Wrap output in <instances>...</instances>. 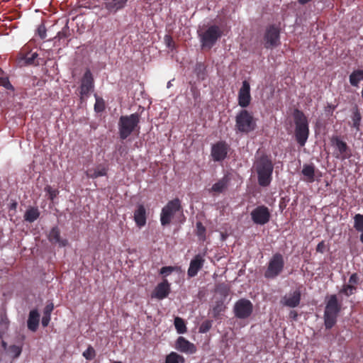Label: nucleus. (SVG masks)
Wrapping results in <instances>:
<instances>
[{
  "instance_id": "26",
  "label": "nucleus",
  "mask_w": 363,
  "mask_h": 363,
  "mask_svg": "<svg viewBox=\"0 0 363 363\" xmlns=\"http://www.w3.org/2000/svg\"><path fill=\"white\" fill-rule=\"evenodd\" d=\"M107 169L105 167L99 165L96 168L89 169L86 172V174L89 178L95 179L103 177L106 174Z\"/></svg>"
},
{
  "instance_id": "14",
  "label": "nucleus",
  "mask_w": 363,
  "mask_h": 363,
  "mask_svg": "<svg viewBox=\"0 0 363 363\" xmlns=\"http://www.w3.org/2000/svg\"><path fill=\"white\" fill-rule=\"evenodd\" d=\"M38 58V54L37 52H21L18 54L17 58V65L18 67H25L29 65L38 66L39 65V62L37 60Z\"/></svg>"
},
{
  "instance_id": "24",
  "label": "nucleus",
  "mask_w": 363,
  "mask_h": 363,
  "mask_svg": "<svg viewBox=\"0 0 363 363\" xmlns=\"http://www.w3.org/2000/svg\"><path fill=\"white\" fill-rule=\"evenodd\" d=\"M229 181V177L224 176L212 186L211 191L218 194L223 192L227 189Z\"/></svg>"
},
{
  "instance_id": "57",
  "label": "nucleus",
  "mask_w": 363,
  "mask_h": 363,
  "mask_svg": "<svg viewBox=\"0 0 363 363\" xmlns=\"http://www.w3.org/2000/svg\"><path fill=\"white\" fill-rule=\"evenodd\" d=\"M359 240L362 242V243L363 244V233H361V235L359 236Z\"/></svg>"
},
{
  "instance_id": "9",
  "label": "nucleus",
  "mask_w": 363,
  "mask_h": 363,
  "mask_svg": "<svg viewBox=\"0 0 363 363\" xmlns=\"http://www.w3.org/2000/svg\"><path fill=\"white\" fill-rule=\"evenodd\" d=\"M251 218L256 225H263L267 223L270 219V212L265 206H258L250 213Z\"/></svg>"
},
{
  "instance_id": "28",
  "label": "nucleus",
  "mask_w": 363,
  "mask_h": 363,
  "mask_svg": "<svg viewBox=\"0 0 363 363\" xmlns=\"http://www.w3.org/2000/svg\"><path fill=\"white\" fill-rule=\"evenodd\" d=\"M40 216V211L38 208L30 207L24 214V220L29 223L36 220Z\"/></svg>"
},
{
  "instance_id": "39",
  "label": "nucleus",
  "mask_w": 363,
  "mask_h": 363,
  "mask_svg": "<svg viewBox=\"0 0 363 363\" xmlns=\"http://www.w3.org/2000/svg\"><path fill=\"white\" fill-rule=\"evenodd\" d=\"M212 327V320H206L201 323L199 326V331L201 333H206L210 330Z\"/></svg>"
},
{
  "instance_id": "13",
  "label": "nucleus",
  "mask_w": 363,
  "mask_h": 363,
  "mask_svg": "<svg viewBox=\"0 0 363 363\" xmlns=\"http://www.w3.org/2000/svg\"><path fill=\"white\" fill-rule=\"evenodd\" d=\"M238 104L242 108L247 107L251 101L250 86L247 81L242 82V86L238 91Z\"/></svg>"
},
{
  "instance_id": "46",
  "label": "nucleus",
  "mask_w": 363,
  "mask_h": 363,
  "mask_svg": "<svg viewBox=\"0 0 363 363\" xmlns=\"http://www.w3.org/2000/svg\"><path fill=\"white\" fill-rule=\"evenodd\" d=\"M53 309H54V305L52 303L47 304L44 308L43 315H50Z\"/></svg>"
},
{
  "instance_id": "7",
  "label": "nucleus",
  "mask_w": 363,
  "mask_h": 363,
  "mask_svg": "<svg viewBox=\"0 0 363 363\" xmlns=\"http://www.w3.org/2000/svg\"><path fill=\"white\" fill-rule=\"evenodd\" d=\"M182 211L181 202L179 199L169 201L162 209L160 213V222L162 225L165 226L171 223L174 215Z\"/></svg>"
},
{
  "instance_id": "45",
  "label": "nucleus",
  "mask_w": 363,
  "mask_h": 363,
  "mask_svg": "<svg viewBox=\"0 0 363 363\" xmlns=\"http://www.w3.org/2000/svg\"><path fill=\"white\" fill-rule=\"evenodd\" d=\"M1 84L6 89L13 90V86H12L8 78H1Z\"/></svg>"
},
{
  "instance_id": "47",
  "label": "nucleus",
  "mask_w": 363,
  "mask_h": 363,
  "mask_svg": "<svg viewBox=\"0 0 363 363\" xmlns=\"http://www.w3.org/2000/svg\"><path fill=\"white\" fill-rule=\"evenodd\" d=\"M326 245L324 241L319 242L316 247V251L320 253H323L325 250Z\"/></svg>"
},
{
  "instance_id": "32",
  "label": "nucleus",
  "mask_w": 363,
  "mask_h": 363,
  "mask_svg": "<svg viewBox=\"0 0 363 363\" xmlns=\"http://www.w3.org/2000/svg\"><path fill=\"white\" fill-rule=\"evenodd\" d=\"M362 121V116L359 111L356 109L352 116V127L354 128L356 131L358 132L360 130V124Z\"/></svg>"
},
{
  "instance_id": "35",
  "label": "nucleus",
  "mask_w": 363,
  "mask_h": 363,
  "mask_svg": "<svg viewBox=\"0 0 363 363\" xmlns=\"http://www.w3.org/2000/svg\"><path fill=\"white\" fill-rule=\"evenodd\" d=\"M354 228L357 231L363 233V215L357 213L354 216Z\"/></svg>"
},
{
  "instance_id": "34",
  "label": "nucleus",
  "mask_w": 363,
  "mask_h": 363,
  "mask_svg": "<svg viewBox=\"0 0 363 363\" xmlns=\"http://www.w3.org/2000/svg\"><path fill=\"white\" fill-rule=\"evenodd\" d=\"M174 326L179 334H183L186 332V327L184 320L182 318L177 317L174 319Z\"/></svg>"
},
{
  "instance_id": "10",
  "label": "nucleus",
  "mask_w": 363,
  "mask_h": 363,
  "mask_svg": "<svg viewBox=\"0 0 363 363\" xmlns=\"http://www.w3.org/2000/svg\"><path fill=\"white\" fill-rule=\"evenodd\" d=\"M332 145L335 146L337 152L335 157L341 160L349 159L352 156L351 150L347 143L342 140L338 136H333L331 138Z\"/></svg>"
},
{
  "instance_id": "31",
  "label": "nucleus",
  "mask_w": 363,
  "mask_h": 363,
  "mask_svg": "<svg viewBox=\"0 0 363 363\" xmlns=\"http://www.w3.org/2000/svg\"><path fill=\"white\" fill-rule=\"evenodd\" d=\"M185 359L183 356L177 354L175 352H170L167 355L165 363H184Z\"/></svg>"
},
{
  "instance_id": "16",
  "label": "nucleus",
  "mask_w": 363,
  "mask_h": 363,
  "mask_svg": "<svg viewBox=\"0 0 363 363\" xmlns=\"http://www.w3.org/2000/svg\"><path fill=\"white\" fill-rule=\"evenodd\" d=\"M170 293V285L167 279L159 283L153 291L152 292L151 297L155 298L158 300H162L168 296Z\"/></svg>"
},
{
  "instance_id": "36",
  "label": "nucleus",
  "mask_w": 363,
  "mask_h": 363,
  "mask_svg": "<svg viewBox=\"0 0 363 363\" xmlns=\"http://www.w3.org/2000/svg\"><path fill=\"white\" fill-rule=\"evenodd\" d=\"M206 228L203 225V224L201 222H197L196 234L200 240H206Z\"/></svg>"
},
{
  "instance_id": "56",
  "label": "nucleus",
  "mask_w": 363,
  "mask_h": 363,
  "mask_svg": "<svg viewBox=\"0 0 363 363\" xmlns=\"http://www.w3.org/2000/svg\"><path fill=\"white\" fill-rule=\"evenodd\" d=\"M172 86V81H169L167 82V88H170Z\"/></svg>"
},
{
  "instance_id": "53",
  "label": "nucleus",
  "mask_w": 363,
  "mask_h": 363,
  "mask_svg": "<svg viewBox=\"0 0 363 363\" xmlns=\"http://www.w3.org/2000/svg\"><path fill=\"white\" fill-rule=\"evenodd\" d=\"M278 274H272V273H270V274H265V276L267 278H274L275 277V275H277Z\"/></svg>"
},
{
  "instance_id": "44",
  "label": "nucleus",
  "mask_w": 363,
  "mask_h": 363,
  "mask_svg": "<svg viewBox=\"0 0 363 363\" xmlns=\"http://www.w3.org/2000/svg\"><path fill=\"white\" fill-rule=\"evenodd\" d=\"M38 35L41 39H45L46 37V28L44 25H40L37 29Z\"/></svg>"
},
{
  "instance_id": "2",
  "label": "nucleus",
  "mask_w": 363,
  "mask_h": 363,
  "mask_svg": "<svg viewBox=\"0 0 363 363\" xmlns=\"http://www.w3.org/2000/svg\"><path fill=\"white\" fill-rule=\"evenodd\" d=\"M295 136L300 146H304L309 135L308 123L303 113L298 109L294 111Z\"/></svg>"
},
{
  "instance_id": "8",
  "label": "nucleus",
  "mask_w": 363,
  "mask_h": 363,
  "mask_svg": "<svg viewBox=\"0 0 363 363\" xmlns=\"http://www.w3.org/2000/svg\"><path fill=\"white\" fill-rule=\"evenodd\" d=\"M233 311L236 318L245 319L252 313L253 305L250 301L246 298H240L235 303Z\"/></svg>"
},
{
  "instance_id": "3",
  "label": "nucleus",
  "mask_w": 363,
  "mask_h": 363,
  "mask_svg": "<svg viewBox=\"0 0 363 363\" xmlns=\"http://www.w3.org/2000/svg\"><path fill=\"white\" fill-rule=\"evenodd\" d=\"M340 311L341 304L338 302L337 296H330L324 311V323L327 329H331L335 325Z\"/></svg>"
},
{
  "instance_id": "23",
  "label": "nucleus",
  "mask_w": 363,
  "mask_h": 363,
  "mask_svg": "<svg viewBox=\"0 0 363 363\" xmlns=\"http://www.w3.org/2000/svg\"><path fill=\"white\" fill-rule=\"evenodd\" d=\"M40 315L37 310L30 311L27 325L30 330L35 332L39 325Z\"/></svg>"
},
{
  "instance_id": "51",
  "label": "nucleus",
  "mask_w": 363,
  "mask_h": 363,
  "mask_svg": "<svg viewBox=\"0 0 363 363\" xmlns=\"http://www.w3.org/2000/svg\"><path fill=\"white\" fill-rule=\"evenodd\" d=\"M224 308V306H223V301H220V302H218L216 306L213 308V311L215 313H219L220 311H222Z\"/></svg>"
},
{
  "instance_id": "54",
  "label": "nucleus",
  "mask_w": 363,
  "mask_h": 363,
  "mask_svg": "<svg viewBox=\"0 0 363 363\" xmlns=\"http://www.w3.org/2000/svg\"><path fill=\"white\" fill-rule=\"evenodd\" d=\"M1 346L4 349V350H7V343L4 341H2L1 342Z\"/></svg>"
},
{
  "instance_id": "30",
  "label": "nucleus",
  "mask_w": 363,
  "mask_h": 363,
  "mask_svg": "<svg viewBox=\"0 0 363 363\" xmlns=\"http://www.w3.org/2000/svg\"><path fill=\"white\" fill-rule=\"evenodd\" d=\"M350 83L352 86L357 87L361 80H363V70H354L350 75Z\"/></svg>"
},
{
  "instance_id": "1",
  "label": "nucleus",
  "mask_w": 363,
  "mask_h": 363,
  "mask_svg": "<svg viewBox=\"0 0 363 363\" xmlns=\"http://www.w3.org/2000/svg\"><path fill=\"white\" fill-rule=\"evenodd\" d=\"M253 169L257 174V180L259 186H268L272 180L274 164L270 155L266 154L255 155Z\"/></svg>"
},
{
  "instance_id": "40",
  "label": "nucleus",
  "mask_w": 363,
  "mask_h": 363,
  "mask_svg": "<svg viewBox=\"0 0 363 363\" xmlns=\"http://www.w3.org/2000/svg\"><path fill=\"white\" fill-rule=\"evenodd\" d=\"M83 357L87 360L93 359L96 356V352L94 347L91 345H89L87 349L83 352Z\"/></svg>"
},
{
  "instance_id": "43",
  "label": "nucleus",
  "mask_w": 363,
  "mask_h": 363,
  "mask_svg": "<svg viewBox=\"0 0 363 363\" xmlns=\"http://www.w3.org/2000/svg\"><path fill=\"white\" fill-rule=\"evenodd\" d=\"M164 40L165 45L168 48H169V49L174 48V43L173 41L172 38L170 35H166L164 38Z\"/></svg>"
},
{
  "instance_id": "60",
  "label": "nucleus",
  "mask_w": 363,
  "mask_h": 363,
  "mask_svg": "<svg viewBox=\"0 0 363 363\" xmlns=\"http://www.w3.org/2000/svg\"><path fill=\"white\" fill-rule=\"evenodd\" d=\"M113 363H122V362L120 361H114Z\"/></svg>"
},
{
  "instance_id": "25",
  "label": "nucleus",
  "mask_w": 363,
  "mask_h": 363,
  "mask_svg": "<svg viewBox=\"0 0 363 363\" xmlns=\"http://www.w3.org/2000/svg\"><path fill=\"white\" fill-rule=\"evenodd\" d=\"M301 173L306 177L305 180L307 182L312 183L315 181V167L313 164H303Z\"/></svg>"
},
{
  "instance_id": "48",
  "label": "nucleus",
  "mask_w": 363,
  "mask_h": 363,
  "mask_svg": "<svg viewBox=\"0 0 363 363\" xmlns=\"http://www.w3.org/2000/svg\"><path fill=\"white\" fill-rule=\"evenodd\" d=\"M174 270L178 272L179 269L177 267H162L160 269V272H161V273H163V272H172Z\"/></svg>"
},
{
  "instance_id": "50",
  "label": "nucleus",
  "mask_w": 363,
  "mask_h": 363,
  "mask_svg": "<svg viewBox=\"0 0 363 363\" xmlns=\"http://www.w3.org/2000/svg\"><path fill=\"white\" fill-rule=\"evenodd\" d=\"M358 283V277H357V274H352V276L350 277L349 279V284L350 285H356Z\"/></svg>"
},
{
  "instance_id": "55",
  "label": "nucleus",
  "mask_w": 363,
  "mask_h": 363,
  "mask_svg": "<svg viewBox=\"0 0 363 363\" xmlns=\"http://www.w3.org/2000/svg\"><path fill=\"white\" fill-rule=\"evenodd\" d=\"M198 69H199V70H201V69H204V67L203 65H199L198 66Z\"/></svg>"
},
{
  "instance_id": "6",
  "label": "nucleus",
  "mask_w": 363,
  "mask_h": 363,
  "mask_svg": "<svg viewBox=\"0 0 363 363\" xmlns=\"http://www.w3.org/2000/svg\"><path fill=\"white\" fill-rule=\"evenodd\" d=\"M256 121L247 110L240 111L235 117V129L238 132L248 133L255 129Z\"/></svg>"
},
{
  "instance_id": "37",
  "label": "nucleus",
  "mask_w": 363,
  "mask_h": 363,
  "mask_svg": "<svg viewBox=\"0 0 363 363\" xmlns=\"http://www.w3.org/2000/svg\"><path fill=\"white\" fill-rule=\"evenodd\" d=\"M94 97L96 99V102L94 104V110L97 113L102 112L105 109V101L101 98L97 96V94H94Z\"/></svg>"
},
{
  "instance_id": "18",
  "label": "nucleus",
  "mask_w": 363,
  "mask_h": 363,
  "mask_svg": "<svg viewBox=\"0 0 363 363\" xmlns=\"http://www.w3.org/2000/svg\"><path fill=\"white\" fill-rule=\"evenodd\" d=\"M300 301L301 291L297 289L295 290L293 293L285 295L282 298L281 303L286 306L295 308L299 305Z\"/></svg>"
},
{
  "instance_id": "17",
  "label": "nucleus",
  "mask_w": 363,
  "mask_h": 363,
  "mask_svg": "<svg viewBox=\"0 0 363 363\" xmlns=\"http://www.w3.org/2000/svg\"><path fill=\"white\" fill-rule=\"evenodd\" d=\"M175 348L181 352L189 354H194L196 352V347L195 345L182 336H179L177 338Z\"/></svg>"
},
{
  "instance_id": "52",
  "label": "nucleus",
  "mask_w": 363,
  "mask_h": 363,
  "mask_svg": "<svg viewBox=\"0 0 363 363\" xmlns=\"http://www.w3.org/2000/svg\"><path fill=\"white\" fill-rule=\"evenodd\" d=\"M297 315H298V314L296 311H291L290 317L292 318L294 320L296 319Z\"/></svg>"
},
{
  "instance_id": "42",
  "label": "nucleus",
  "mask_w": 363,
  "mask_h": 363,
  "mask_svg": "<svg viewBox=\"0 0 363 363\" xmlns=\"http://www.w3.org/2000/svg\"><path fill=\"white\" fill-rule=\"evenodd\" d=\"M45 190L49 194V197L51 200H53L57 194V191L53 189L50 186H47L45 188Z\"/></svg>"
},
{
  "instance_id": "5",
  "label": "nucleus",
  "mask_w": 363,
  "mask_h": 363,
  "mask_svg": "<svg viewBox=\"0 0 363 363\" xmlns=\"http://www.w3.org/2000/svg\"><path fill=\"white\" fill-rule=\"evenodd\" d=\"M222 30L219 26L212 25L203 31L199 32V36L203 49H211L222 35Z\"/></svg>"
},
{
  "instance_id": "49",
  "label": "nucleus",
  "mask_w": 363,
  "mask_h": 363,
  "mask_svg": "<svg viewBox=\"0 0 363 363\" xmlns=\"http://www.w3.org/2000/svg\"><path fill=\"white\" fill-rule=\"evenodd\" d=\"M50 315H43L41 320L42 325L47 327L50 321Z\"/></svg>"
},
{
  "instance_id": "33",
  "label": "nucleus",
  "mask_w": 363,
  "mask_h": 363,
  "mask_svg": "<svg viewBox=\"0 0 363 363\" xmlns=\"http://www.w3.org/2000/svg\"><path fill=\"white\" fill-rule=\"evenodd\" d=\"M22 352V347L16 345H10L7 349V354L13 359L18 358Z\"/></svg>"
},
{
  "instance_id": "41",
  "label": "nucleus",
  "mask_w": 363,
  "mask_h": 363,
  "mask_svg": "<svg viewBox=\"0 0 363 363\" xmlns=\"http://www.w3.org/2000/svg\"><path fill=\"white\" fill-rule=\"evenodd\" d=\"M356 290L355 286L350 285L349 284L345 285L343 289L340 291L341 293L345 294L346 296H349L354 294V291Z\"/></svg>"
},
{
  "instance_id": "12",
  "label": "nucleus",
  "mask_w": 363,
  "mask_h": 363,
  "mask_svg": "<svg viewBox=\"0 0 363 363\" xmlns=\"http://www.w3.org/2000/svg\"><path fill=\"white\" fill-rule=\"evenodd\" d=\"M94 87L92 74L89 69H86L82 79L80 86V94L82 96H88Z\"/></svg>"
},
{
  "instance_id": "20",
  "label": "nucleus",
  "mask_w": 363,
  "mask_h": 363,
  "mask_svg": "<svg viewBox=\"0 0 363 363\" xmlns=\"http://www.w3.org/2000/svg\"><path fill=\"white\" fill-rule=\"evenodd\" d=\"M284 258L283 256L277 253L273 255L269 264V272H280L284 267Z\"/></svg>"
},
{
  "instance_id": "21",
  "label": "nucleus",
  "mask_w": 363,
  "mask_h": 363,
  "mask_svg": "<svg viewBox=\"0 0 363 363\" xmlns=\"http://www.w3.org/2000/svg\"><path fill=\"white\" fill-rule=\"evenodd\" d=\"M48 239L51 242L58 244L60 247H65L68 244L67 240L60 238V231L57 226L50 230Z\"/></svg>"
},
{
  "instance_id": "38",
  "label": "nucleus",
  "mask_w": 363,
  "mask_h": 363,
  "mask_svg": "<svg viewBox=\"0 0 363 363\" xmlns=\"http://www.w3.org/2000/svg\"><path fill=\"white\" fill-rule=\"evenodd\" d=\"M70 35V30L67 23L64 26L62 30L57 33L55 38H58L59 40L68 38Z\"/></svg>"
},
{
  "instance_id": "27",
  "label": "nucleus",
  "mask_w": 363,
  "mask_h": 363,
  "mask_svg": "<svg viewBox=\"0 0 363 363\" xmlns=\"http://www.w3.org/2000/svg\"><path fill=\"white\" fill-rule=\"evenodd\" d=\"M204 262V259L203 256L201 255H197L191 261L190 266L187 272H198L199 271Z\"/></svg>"
},
{
  "instance_id": "59",
  "label": "nucleus",
  "mask_w": 363,
  "mask_h": 363,
  "mask_svg": "<svg viewBox=\"0 0 363 363\" xmlns=\"http://www.w3.org/2000/svg\"><path fill=\"white\" fill-rule=\"evenodd\" d=\"M3 233L2 231L0 230V239H1L3 238Z\"/></svg>"
},
{
  "instance_id": "11",
  "label": "nucleus",
  "mask_w": 363,
  "mask_h": 363,
  "mask_svg": "<svg viewBox=\"0 0 363 363\" xmlns=\"http://www.w3.org/2000/svg\"><path fill=\"white\" fill-rule=\"evenodd\" d=\"M264 39L267 48L277 46L280 43L279 30L274 26H269L266 30Z\"/></svg>"
},
{
  "instance_id": "15",
  "label": "nucleus",
  "mask_w": 363,
  "mask_h": 363,
  "mask_svg": "<svg viewBox=\"0 0 363 363\" xmlns=\"http://www.w3.org/2000/svg\"><path fill=\"white\" fill-rule=\"evenodd\" d=\"M228 146L224 142H218L213 145L211 148V156L214 161L223 160L228 154Z\"/></svg>"
},
{
  "instance_id": "58",
  "label": "nucleus",
  "mask_w": 363,
  "mask_h": 363,
  "mask_svg": "<svg viewBox=\"0 0 363 363\" xmlns=\"http://www.w3.org/2000/svg\"><path fill=\"white\" fill-rule=\"evenodd\" d=\"M189 277H194L196 274H188Z\"/></svg>"
},
{
  "instance_id": "19",
  "label": "nucleus",
  "mask_w": 363,
  "mask_h": 363,
  "mask_svg": "<svg viewBox=\"0 0 363 363\" xmlns=\"http://www.w3.org/2000/svg\"><path fill=\"white\" fill-rule=\"evenodd\" d=\"M128 0H104L105 9L111 13H116L117 11L123 9Z\"/></svg>"
},
{
  "instance_id": "4",
  "label": "nucleus",
  "mask_w": 363,
  "mask_h": 363,
  "mask_svg": "<svg viewBox=\"0 0 363 363\" xmlns=\"http://www.w3.org/2000/svg\"><path fill=\"white\" fill-rule=\"evenodd\" d=\"M140 117L138 113H133L129 116H122L118 121V130L120 138L126 139L138 126Z\"/></svg>"
},
{
  "instance_id": "29",
  "label": "nucleus",
  "mask_w": 363,
  "mask_h": 363,
  "mask_svg": "<svg viewBox=\"0 0 363 363\" xmlns=\"http://www.w3.org/2000/svg\"><path fill=\"white\" fill-rule=\"evenodd\" d=\"M230 291V286L228 284L221 283L216 286L215 292L219 294L222 299H225Z\"/></svg>"
},
{
  "instance_id": "22",
  "label": "nucleus",
  "mask_w": 363,
  "mask_h": 363,
  "mask_svg": "<svg viewBox=\"0 0 363 363\" xmlns=\"http://www.w3.org/2000/svg\"><path fill=\"white\" fill-rule=\"evenodd\" d=\"M134 220L141 228L146 223V210L143 205H139L134 212Z\"/></svg>"
}]
</instances>
